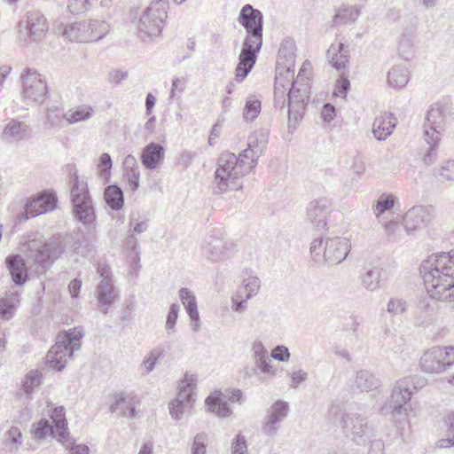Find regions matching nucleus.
Instances as JSON below:
<instances>
[{"label": "nucleus", "mask_w": 454, "mask_h": 454, "mask_svg": "<svg viewBox=\"0 0 454 454\" xmlns=\"http://www.w3.org/2000/svg\"><path fill=\"white\" fill-rule=\"evenodd\" d=\"M95 114L92 106L88 105H80L69 109L63 114L67 124H74L84 121L91 118Z\"/></svg>", "instance_id": "473e14b6"}, {"label": "nucleus", "mask_w": 454, "mask_h": 454, "mask_svg": "<svg viewBox=\"0 0 454 454\" xmlns=\"http://www.w3.org/2000/svg\"><path fill=\"white\" fill-rule=\"evenodd\" d=\"M412 383V380L409 379H402L396 381L392 389L389 400L381 407V413L390 414L397 412L398 414H402L403 412H406L405 405L412 395V391L411 390Z\"/></svg>", "instance_id": "ddd939ff"}, {"label": "nucleus", "mask_w": 454, "mask_h": 454, "mask_svg": "<svg viewBox=\"0 0 454 454\" xmlns=\"http://www.w3.org/2000/svg\"><path fill=\"white\" fill-rule=\"evenodd\" d=\"M58 197L52 191H43L30 198L25 205L24 219L46 214L57 207Z\"/></svg>", "instance_id": "4468645a"}, {"label": "nucleus", "mask_w": 454, "mask_h": 454, "mask_svg": "<svg viewBox=\"0 0 454 454\" xmlns=\"http://www.w3.org/2000/svg\"><path fill=\"white\" fill-rule=\"evenodd\" d=\"M235 245L223 238L208 235L206 238V244L202 253L207 261L215 262L230 257L234 251Z\"/></svg>", "instance_id": "dca6fc26"}, {"label": "nucleus", "mask_w": 454, "mask_h": 454, "mask_svg": "<svg viewBox=\"0 0 454 454\" xmlns=\"http://www.w3.org/2000/svg\"><path fill=\"white\" fill-rule=\"evenodd\" d=\"M395 206V198L393 195L388 194L385 197L379 199L375 206V215L379 216L380 214L385 213Z\"/></svg>", "instance_id": "5fc2aeb1"}, {"label": "nucleus", "mask_w": 454, "mask_h": 454, "mask_svg": "<svg viewBox=\"0 0 454 454\" xmlns=\"http://www.w3.org/2000/svg\"><path fill=\"white\" fill-rule=\"evenodd\" d=\"M41 377L42 373L38 370L29 372L23 380V388L25 392L27 394L31 393L36 387H38L40 385Z\"/></svg>", "instance_id": "09e8293b"}, {"label": "nucleus", "mask_w": 454, "mask_h": 454, "mask_svg": "<svg viewBox=\"0 0 454 454\" xmlns=\"http://www.w3.org/2000/svg\"><path fill=\"white\" fill-rule=\"evenodd\" d=\"M406 309L407 302L402 298H391L387 304V310L393 317L403 314Z\"/></svg>", "instance_id": "8fccbe9b"}, {"label": "nucleus", "mask_w": 454, "mask_h": 454, "mask_svg": "<svg viewBox=\"0 0 454 454\" xmlns=\"http://www.w3.org/2000/svg\"><path fill=\"white\" fill-rule=\"evenodd\" d=\"M397 123L394 114L390 112H383L378 115L372 124V133L375 138L382 141L388 137Z\"/></svg>", "instance_id": "4be33fe9"}, {"label": "nucleus", "mask_w": 454, "mask_h": 454, "mask_svg": "<svg viewBox=\"0 0 454 454\" xmlns=\"http://www.w3.org/2000/svg\"><path fill=\"white\" fill-rule=\"evenodd\" d=\"M97 297L103 307L102 312L106 314L110 305L114 302L116 297L112 280L102 279L100 281L98 285Z\"/></svg>", "instance_id": "c756f323"}, {"label": "nucleus", "mask_w": 454, "mask_h": 454, "mask_svg": "<svg viewBox=\"0 0 454 454\" xmlns=\"http://www.w3.org/2000/svg\"><path fill=\"white\" fill-rule=\"evenodd\" d=\"M380 386V379L370 370L362 369L356 372L353 387L359 392L373 391Z\"/></svg>", "instance_id": "5701e85b"}, {"label": "nucleus", "mask_w": 454, "mask_h": 454, "mask_svg": "<svg viewBox=\"0 0 454 454\" xmlns=\"http://www.w3.org/2000/svg\"><path fill=\"white\" fill-rule=\"evenodd\" d=\"M162 351L159 348H153L150 353L144 358L140 368L143 375L149 374L155 367L158 360L161 357Z\"/></svg>", "instance_id": "c03bdc74"}, {"label": "nucleus", "mask_w": 454, "mask_h": 454, "mask_svg": "<svg viewBox=\"0 0 454 454\" xmlns=\"http://www.w3.org/2000/svg\"><path fill=\"white\" fill-rule=\"evenodd\" d=\"M70 183L71 201L75 217L85 225L93 224L96 215L87 184L81 182L76 174L71 176Z\"/></svg>", "instance_id": "1a4fd4ad"}, {"label": "nucleus", "mask_w": 454, "mask_h": 454, "mask_svg": "<svg viewBox=\"0 0 454 454\" xmlns=\"http://www.w3.org/2000/svg\"><path fill=\"white\" fill-rule=\"evenodd\" d=\"M288 404L283 401H277L269 410L268 414L281 422L286 416Z\"/></svg>", "instance_id": "3c124183"}, {"label": "nucleus", "mask_w": 454, "mask_h": 454, "mask_svg": "<svg viewBox=\"0 0 454 454\" xmlns=\"http://www.w3.org/2000/svg\"><path fill=\"white\" fill-rule=\"evenodd\" d=\"M63 253L59 240L42 241L33 239L27 242V261L20 255H9L5 259L12 281L20 286L28 279V270L38 276L46 272L51 263Z\"/></svg>", "instance_id": "f03ea898"}, {"label": "nucleus", "mask_w": 454, "mask_h": 454, "mask_svg": "<svg viewBox=\"0 0 454 454\" xmlns=\"http://www.w3.org/2000/svg\"><path fill=\"white\" fill-rule=\"evenodd\" d=\"M261 287V280L256 276H249L243 279L242 286L239 289L246 292V298L251 299L256 295Z\"/></svg>", "instance_id": "37998d69"}, {"label": "nucleus", "mask_w": 454, "mask_h": 454, "mask_svg": "<svg viewBox=\"0 0 454 454\" xmlns=\"http://www.w3.org/2000/svg\"><path fill=\"white\" fill-rule=\"evenodd\" d=\"M294 42L291 38L282 41L278 50V59L284 58L289 65H293L294 59Z\"/></svg>", "instance_id": "49530a36"}, {"label": "nucleus", "mask_w": 454, "mask_h": 454, "mask_svg": "<svg viewBox=\"0 0 454 454\" xmlns=\"http://www.w3.org/2000/svg\"><path fill=\"white\" fill-rule=\"evenodd\" d=\"M124 249L127 253L138 251V239L136 234L127 232L124 241Z\"/></svg>", "instance_id": "338daca9"}, {"label": "nucleus", "mask_w": 454, "mask_h": 454, "mask_svg": "<svg viewBox=\"0 0 454 454\" xmlns=\"http://www.w3.org/2000/svg\"><path fill=\"white\" fill-rule=\"evenodd\" d=\"M88 28L91 36V42H97L109 32L110 26L105 21L95 20L88 21Z\"/></svg>", "instance_id": "79ce46f5"}, {"label": "nucleus", "mask_w": 454, "mask_h": 454, "mask_svg": "<svg viewBox=\"0 0 454 454\" xmlns=\"http://www.w3.org/2000/svg\"><path fill=\"white\" fill-rule=\"evenodd\" d=\"M51 419L53 424L51 429V435L66 447L73 445L74 440L70 436L67 428L64 407L59 406L53 409L51 414Z\"/></svg>", "instance_id": "a211bd4d"}, {"label": "nucleus", "mask_w": 454, "mask_h": 454, "mask_svg": "<svg viewBox=\"0 0 454 454\" xmlns=\"http://www.w3.org/2000/svg\"><path fill=\"white\" fill-rule=\"evenodd\" d=\"M360 14V8L356 5L340 8L333 17L334 27L343 26L356 22Z\"/></svg>", "instance_id": "72a5a7b5"}, {"label": "nucleus", "mask_w": 454, "mask_h": 454, "mask_svg": "<svg viewBox=\"0 0 454 454\" xmlns=\"http://www.w3.org/2000/svg\"><path fill=\"white\" fill-rule=\"evenodd\" d=\"M349 240L346 238H328L325 242L323 257L329 264L341 262L350 251Z\"/></svg>", "instance_id": "f3484780"}, {"label": "nucleus", "mask_w": 454, "mask_h": 454, "mask_svg": "<svg viewBox=\"0 0 454 454\" xmlns=\"http://www.w3.org/2000/svg\"><path fill=\"white\" fill-rule=\"evenodd\" d=\"M65 119L63 114L56 113V110L48 109L44 126L52 131H59L64 127Z\"/></svg>", "instance_id": "a18cd8bd"}, {"label": "nucleus", "mask_w": 454, "mask_h": 454, "mask_svg": "<svg viewBox=\"0 0 454 454\" xmlns=\"http://www.w3.org/2000/svg\"><path fill=\"white\" fill-rule=\"evenodd\" d=\"M114 402L110 406L111 412L120 411L121 416L136 417L134 398L126 392H119L114 395Z\"/></svg>", "instance_id": "393cba45"}, {"label": "nucleus", "mask_w": 454, "mask_h": 454, "mask_svg": "<svg viewBox=\"0 0 454 454\" xmlns=\"http://www.w3.org/2000/svg\"><path fill=\"white\" fill-rule=\"evenodd\" d=\"M247 446L245 436L238 434L232 442V454H247Z\"/></svg>", "instance_id": "e2e57ef3"}, {"label": "nucleus", "mask_w": 454, "mask_h": 454, "mask_svg": "<svg viewBox=\"0 0 454 454\" xmlns=\"http://www.w3.org/2000/svg\"><path fill=\"white\" fill-rule=\"evenodd\" d=\"M454 364L453 346H435L423 353L419 359L420 370L428 374H439Z\"/></svg>", "instance_id": "9d476101"}, {"label": "nucleus", "mask_w": 454, "mask_h": 454, "mask_svg": "<svg viewBox=\"0 0 454 454\" xmlns=\"http://www.w3.org/2000/svg\"><path fill=\"white\" fill-rule=\"evenodd\" d=\"M279 423L280 422L278 419L272 418L270 415L268 414V416L265 419L264 425L262 427L263 433L270 436L275 435L279 427Z\"/></svg>", "instance_id": "bf43d9fd"}, {"label": "nucleus", "mask_w": 454, "mask_h": 454, "mask_svg": "<svg viewBox=\"0 0 454 454\" xmlns=\"http://www.w3.org/2000/svg\"><path fill=\"white\" fill-rule=\"evenodd\" d=\"M207 434H198L192 445V454H206Z\"/></svg>", "instance_id": "4d7b16f0"}, {"label": "nucleus", "mask_w": 454, "mask_h": 454, "mask_svg": "<svg viewBox=\"0 0 454 454\" xmlns=\"http://www.w3.org/2000/svg\"><path fill=\"white\" fill-rule=\"evenodd\" d=\"M125 176L132 191H136L139 186L140 173L138 168L125 170Z\"/></svg>", "instance_id": "0e129e2a"}, {"label": "nucleus", "mask_w": 454, "mask_h": 454, "mask_svg": "<svg viewBox=\"0 0 454 454\" xmlns=\"http://www.w3.org/2000/svg\"><path fill=\"white\" fill-rule=\"evenodd\" d=\"M19 294L11 293L0 300V316L4 319H10L15 308L19 304Z\"/></svg>", "instance_id": "58836bf2"}, {"label": "nucleus", "mask_w": 454, "mask_h": 454, "mask_svg": "<svg viewBox=\"0 0 454 454\" xmlns=\"http://www.w3.org/2000/svg\"><path fill=\"white\" fill-rule=\"evenodd\" d=\"M267 145V134L262 131H255L252 133L247 139L248 153L254 151L255 155H262Z\"/></svg>", "instance_id": "4c0bfd02"}, {"label": "nucleus", "mask_w": 454, "mask_h": 454, "mask_svg": "<svg viewBox=\"0 0 454 454\" xmlns=\"http://www.w3.org/2000/svg\"><path fill=\"white\" fill-rule=\"evenodd\" d=\"M48 28V23L43 15L31 13L27 15L25 21L20 22L18 39L22 45H27L30 42H39L43 38Z\"/></svg>", "instance_id": "9b49d317"}, {"label": "nucleus", "mask_w": 454, "mask_h": 454, "mask_svg": "<svg viewBox=\"0 0 454 454\" xmlns=\"http://www.w3.org/2000/svg\"><path fill=\"white\" fill-rule=\"evenodd\" d=\"M270 356L278 361L286 362L290 357V352L286 347L278 345L272 349Z\"/></svg>", "instance_id": "69168bd1"}, {"label": "nucleus", "mask_w": 454, "mask_h": 454, "mask_svg": "<svg viewBox=\"0 0 454 454\" xmlns=\"http://www.w3.org/2000/svg\"><path fill=\"white\" fill-rule=\"evenodd\" d=\"M419 272L431 299L454 303V250L428 255Z\"/></svg>", "instance_id": "7ed1b4c3"}, {"label": "nucleus", "mask_w": 454, "mask_h": 454, "mask_svg": "<svg viewBox=\"0 0 454 454\" xmlns=\"http://www.w3.org/2000/svg\"><path fill=\"white\" fill-rule=\"evenodd\" d=\"M63 35L72 42H91V36L90 35L88 28V22H74L67 25L63 31Z\"/></svg>", "instance_id": "cd10ccee"}, {"label": "nucleus", "mask_w": 454, "mask_h": 454, "mask_svg": "<svg viewBox=\"0 0 454 454\" xmlns=\"http://www.w3.org/2000/svg\"><path fill=\"white\" fill-rule=\"evenodd\" d=\"M448 107L441 103L433 105L427 114V122L429 129L426 128L424 132L427 143H439L441 140V130L445 122Z\"/></svg>", "instance_id": "2eb2a0df"}, {"label": "nucleus", "mask_w": 454, "mask_h": 454, "mask_svg": "<svg viewBox=\"0 0 454 454\" xmlns=\"http://www.w3.org/2000/svg\"><path fill=\"white\" fill-rule=\"evenodd\" d=\"M104 198L107 206L115 211L120 210L124 204L122 190L118 185H109L105 189Z\"/></svg>", "instance_id": "f704fd0d"}, {"label": "nucleus", "mask_w": 454, "mask_h": 454, "mask_svg": "<svg viewBox=\"0 0 454 454\" xmlns=\"http://www.w3.org/2000/svg\"><path fill=\"white\" fill-rule=\"evenodd\" d=\"M382 269L379 267H372L365 270L362 275V285L363 286L370 291L375 292L380 288V277Z\"/></svg>", "instance_id": "c9c22d12"}, {"label": "nucleus", "mask_w": 454, "mask_h": 454, "mask_svg": "<svg viewBox=\"0 0 454 454\" xmlns=\"http://www.w3.org/2000/svg\"><path fill=\"white\" fill-rule=\"evenodd\" d=\"M410 79L408 68L403 65H395L387 73V83L395 89L400 90L405 87Z\"/></svg>", "instance_id": "2f4dec72"}, {"label": "nucleus", "mask_w": 454, "mask_h": 454, "mask_svg": "<svg viewBox=\"0 0 454 454\" xmlns=\"http://www.w3.org/2000/svg\"><path fill=\"white\" fill-rule=\"evenodd\" d=\"M348 45H345L342 43L338 44H332L327 50V58L329 59L330 64L336 68L340 70L346 67V64L349 59Z\"/></svg>", "instance_id": "bb28decb"}, {"label": "nucleus", "mask_w": 454, "mask_h": 454, "mask_svg": "<svg viewBox=\"0 0 454 454\" xmlns=\"http://www.w3.org/2000/svg\"><path fill=\"white\" fill-rule=\"evenodd\" d=\"M238 21L246 30L236 67V80L242 82L255 65L262 45L263 15L260 10L247 4L241 8Z\"/></svg>", "instance_id": "20e7f679"}, {"label": "nucleus", "mask_w": 454, "mask_h": 454, "mask_svg": "<svg viewBox=\"0 0 454 454\" xmlns=\"http://www.w3.org/2000/svg\"><path fill=\"white\" fill-rule=\"evenodd\" d=\"M22 82V96L31 103H41L46 93V82L35 70L26 68L20 75Z\"/></svg>", "instance_id": "f8f14e48"}, {"label": "nucleus", "mask_w": 454, "mask_h": 454, "mask_svg": "<svg viewBox=\"0 0 454 454\" xmlns=\"http://www.w3.org/2000/svg\"><path fill=\"white\" fill-rule=\"evenodd\" d=\"M180 300L189 316L193 315V317L199 313L196 296L190 289L182 287L179 290Z\"/></svg>", "instance_id": "ea45409f"}, {"label": "nucleus", "mask_w": 454, "mask_h": 454, "mask_svg": "<svg viewBox=\"0 0 454 454\" xmlns=\"http://www.w3.org/2000/svg\"><path fill=\"white\" fill-rule=\"evenodd\" d=\"M307 218L317 230L324 229L327 224L331 212V204L326 199L311 201L307 207Z\"/></svg>", "instance_id": "6ab92c4d"}, {"label": "nucleus", "mask_w": 454, "mask_h": 454, "mask_svg": "<svg viewBox=\"0 0 454 454\" xmlns=\"http://www.w3.org/2000/svg\"><path fill=\"white\" fill-rule=\"evenodd\" d=\"M253 352L255 364V368L253 369L254 372L256 373V369H258L262 373L273 376L275 372L268 362L267 350L261 341L254 342Z\"/></svg>", "instance_id": "c85d7f7f"}, {"label": "nucleus", "mask_w": 454, "mask_h": 454, "mask_svg": "<svg viewBox=\"0 0 454 454\" xmlns=\"http://www.w3.org/2000/svg\"><path fill=\"white\" fill-rule=\"evenodd\" d=\"M350 88L348 78L340 77L336 83L334 94L338 97H345Z\"/></svg>", "instance_id": "774afa93"}, {"label": "nucleus", "mask_w": 454, "mask_h": 454, "mask_svg": "<svg viewBox=\"0 0 454 454\" xmlns=\"http://www.w3.org/2000/svg\"><path fill=\"white\" fill-rule=\"evenodd\" d=\"M83 334V331L77 328L59 333L55 345L46 355V361L50 367L58 372L64 369L74 352L81 348V339Z\"/></svg>", "instance_id": "0eeeda50"}, {"label": "nucleus", "mask_w": 454, "mask_h": 454, "mask_svg": "<svg viewBox=\"0 0 454 454\" xmlns=\"http://www.w3.org/2000/svg\"><path fill=\"white\" fill-rule=\"evenodd\" d=\"M32 129L29 125L17 119L10 120L4 126L2 138L10 143H19L31 137Z\"/></svg>", "instance_id": "412c9836"}, {"label": "nucleus", "mask_w": 454, "mask_h": 454, "mask_svg": "<svg viewBox=\"0 0 454 454\" xmlns=\"http://www.w3.org/2000/svg\"><path fill=\"white\" fill-rule=\"evenodd\" d=\"M90 8V0H68L67 9L72 14H82Z\"/></svg>", "instance_id": "864d4df0"}, {"label": "nucleus", "mask_w": 454, "mask_h": 454, "mask_svg": "<svg viewBox=\"0 0 454 454\" xmlns=\"http://www.w3.org/2000/svg\"><path fill=\"white\" fill-rule=\"evenodd\" d=\"M293 65L278 66L274 84V105L284 109L288 107V129L293 132L303 118L310 90L308 82L294 80Z\"/></svg>", "instance_id": "f257e3e1"}, {"label": "nucleus", "mask_w": 454, "mask_h": 454, "mask_svg": "<svg viewBox=\"0 0 454 454\" xmlns=\"http://www.w3.org/2000/svg\"><path fill=\"white\" fill-rule=\"evenodd\" d=\"M168 2L153 0L143 12L137 23V29L143 41L158 37L168 17Z\"/></svg>", "instance_id": "6e6552de"}, {"label": "nucleus", "mask_w": 454, "mask_h": 454, "mask_svg": "<svg viewBox=\"0 0 454 454\" xmlns=\"http://www.w3.org/2000/svg\"><path fill=\"white\" fill-rule=\"evenodd\" d=\"M327 414L333 422L340 419L347 435L357 445L368 448L367 454H384V442L380 434L368 426L365 418L354 412H347L344 404L340 402L333 403Z\"/></svg>", "instance_id": "423d86ee"}, {"label": "nucleus", "mask_w": 454, "mask_h": 454, "mask_svg": "<svg viewBox=\"0 0 454 454\" xmlns=\"http://www.w3.org/2000/svg\"><path fill=\"white\" fill-rule=\"evenodd\" d=\"M179 309V305L176 303H173L169 308L166 320V331L168 334H172L176 332L175 325L177 321Z\"/></svg>", "instance_id": "6e6d98bb"}, {"label": "nucleus", "mask_w": 454, "mask_h": 454, "mask_svg": "<svg viewBox=\"0 0 454 454\" xmlns=\"http://www.w3.org/2000/svg\"><path fill=\"white\" fill-rule=\"evenodd\" d=\"M288 404L283 401H277L269 410L268 414L281 422L286 416Z\"/></svg>", "instance_id": "603ef678"}, {"label": "nucleus", "mask_w": 454, "mask_h": 454, "mask_svg": "<svg viewBox=\"0 0 454 454\" xmlns=\"http://www.w3.org/2000/svg\"><path fill=\"white\" fill-rule=\"evenodd\" d=\"M242 289H238L235 295L231 298V309L232 310L241 313L247 309L246 302L249 300L246 296L241 295Z\"/></svg>", "instance_id": "13d9d810"}, {"label": "nucleus", "mask_w": 454, "mask_h": 454, "mask_svg": "<svg viewBox=\"0 0 454 454\" xmlns=\"http://www.w3.org/2000/svg\"><path fill=\"white\" fill-rule=\"evenodd\" d=\"M206 403L209 411L218 418H227L232 413L227 400L221 391H215L207 396Z\"/></svg>", "instance_id": "a878e982"}, {"label": "nucleus", "mask_w": 454, "mask_h": 454, "mask_svg": "<svg viewBox=\"0 0 454 454\" xmlns=\"http://www.w3.org/2000/svg\"><path fill=\"white\" fill-rule=\"evenodd\" d=\"M431 221L429 208L416 206L409 209L403 216V226L408 234L427 226Z\"/></svg>", "instance_id": "aec40b11"}, {"label": "nucleus", "mask_w": 454, "mask_h": 454, "mask_svg": "<svg viewBox=\"0 0 454 454\" xmlns=\"http://www.w3.org/2000/svg\"><path fill=\"white\" fill-rule=\"evenodd\" d=\"M164 158V147L156 143H150L145 146L141 153V161L147 169L153 170Z\"/></svg>", "instance_id": "b1692460"}, {"label": "nucleus", "mask_w": 454, "mask_h": 454, "mask_svg": "<svg viewBox=\"0 0 454 454\" xmlns=\"http://www.w3.org/2000/svg\"><path fill=\"white\" fill-rule=\"evenodd\" d=\"M186 408H191V406H186L184 403L178 402L176 399L169 403V412L172 418L176 420L181 418Z\"/></svg>", "instance_id": "052dcab7"}, {"label": "nucleus", "mask_w": 454, "mask_h": 454, "mask_svg": "<svg viewBox=\"0 0 454 454\" xmlns=\"http://www.w3.org/2000/svg\"><path fill=\"white\" fill-rule=\"evenodd\" d=\"M440 176L446 180H454V160H446L441 167Z\"/></svg>", "instance_id": "680f3d73"}, {"label": "nucleus", "mask_w": 454, "mask_h": 454, "mask_svg": "<svg viewBox=\"0 0 454 454\" xmlns=\"http://www.w3.org/2000/svg\"><path fill=\"white\" fill-rule=\"evenodd\" d=\"M51 426L45 419H41L36 424H34L31 433L35 440H44L48 434L51 435Z\"/></svg>", "instance_id": "de8ad7c7"}, {"label": "nucleus", "mask_w": 454, "mask_h": 454, "mask_svg": "<svg viewBox=\"0 0 454 454\" xmlns=\"http://www.w3.org/2000/svg\"><path fill=\"white\" fill-rule=\"evenodd\" d=\"M149 220L138 211H132L129 215V230L133 234H142L149 226Z\"/></svg>", "instance_id": "e433bc0d"}, {"label": "nucleus", "mask_w": 454, "mask_h": 454, "mask_svg": "<svg viewBox=\"0 0 454 454\" xmlns=\"http://www.w3.org/2000/svg\"><path fill=\"white\" fill-rule=\"evenodd\" d=\"M262 104L261 100L255 96H249L246 100V105L243 111V117L246 121H253L256 119L261 113Z\"/></svg>", "instance_id": "a19ab883"}, {"label": "nucleus", "mask_w": 454, "mask_h": 454, "mask_svg": "<svg viewBox=\"0 0 454 454\" xmlns=\"http://www.w3.org/2000/svg\"><path fill=\"white\" fill-rule=\"evenodd\" d=\"M196 379L193 375H187L179 382L178 395L176 398L178 402L184 403L186 406H191L194 402L193 395L195 394Z\"/></svg>", "instance_id": "7c9ffc66"}, {"label": "nucleus", "mask_w": 454, "mask_h": 454, "mask_svg": "<svg viewBox=\"0 0 454 454\" xmlns=\"http://www.w3.org/2000/svg\"><path fill=\"white\" fill-rule=\"evenodd\" d=\"M260 155H255L254 151L248 153V147L239 156L224 152L217 160V168L215 172L213 192L221 194L231 190L242 188V177L256 165Z\"/></svg>", "instance_id": "39448f33"}]
</instances>
